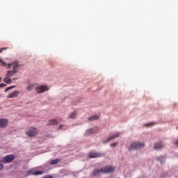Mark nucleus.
I'll list each match as a JSON object with an SVG mask.
<instances>
[{
    "label": "nucleus",
    "instance_id": "nucleus-5",
    "mask_svg": "<svg viewBox=\"0 0 178 178\" xmlns=\"http://www.w3.org/2000/svg\"><path fill=\"white\" fill-rule=\"evenodd\" d=\"M35 91L37 94H42L45 91H49V87L47 85L38 86L35 88Z\"/></svg>",
    "mask_w": 178,
    "mask_h": 178
},
{
    "label": "nucleus",
    "instance_id": "nucleus-3",
    "mask_svg": "<svg viewBox=\"0 0 178 178\" xmlns=\"http://www.w3.org/2000/svg\"><path fill=\"white\" fill-rule=\"evenodd\" d=\"M145 144L144 143L136 141L133 142L129 147V151H134V149H140V148H144Z\"/></svg>",
    "mask_w": 178,
    "mask_h": 178
},
{
    "label": "nucleus",
    "instance_id": "nucleus-22",
    "mask_svg": "<svg viewBox=\"0 0 178 178\" xmlns=\"http://www.w3.org/2000/svg\"><path fill=\"white\" fill-rule=\"evenodd\" d=\"M154 124H155V123L150 122V123L145 124V126H146V127H149V126H154Z\"/></svg>",
    "mask_w": 178,
    "mask_h": 178
},
{
    "label": "nucleus",
    "instance_id": "nucleus-2",
    "mask_svg": "<svg viewBox=\"0 0 178 178\" xmlns=\"http://www.w3.org/2000/svg\"><path fill=\"white\" fill-rule=\"evenodd\" d=\"M115 172V167L112 165L106 166L104 168L99 169H95L93 170L92 175L93 176H97V175H99V173H113Z\"/></svg>",
    "mask_w": 178,
    "mask_h": 178
},
{
    "label": "nucleus",
    "instance_id": "nucleus-11",
    "mask_svg": "<svg viewBox=\"0 0 178 178\" xmlns=\"http://www.w3.org/2000/svg\"><path fill=\"white\" fill-rule=\"evenodd\" d=\"M119 136H120V133H116V134L112 135L111 136H110L106 140L104 141V143H109V141H111V140H113V138H118V137H119Z\"/></svg>",
    "mask_w": 178,
    "mask_h": 178
},
{
    "label": "nucleus",
    "instance_id": "nucleus-9",
    "mask_svg": "<svg viewBox=\"0 0 178 178\" xmlns=\"http://www.w3.org/2000/svg\"><path fill=\"white\" fill-rule=\"evenodd\" d=\"M98 131V128L95 127L93 129H90L86 132V136H91V134H94Z\"/></svg>",
    "mask_w": 178,
    "mask_h": 178
},
{
    "label": "nucleus",
    "instance_id": "nucleus-31",
    "mask_svg": "<svg viewBox=\"0 0 178 178\" xmlns=\"http://www.w3.org/2000/svg\"><path fill=\"white\" fill-rule=\"evenodd\" d=\"M177 130H178V127H177Z\"/></svg>",
    "mask_w": 178,
    "mask_h": 178
},
{
    "label": "nucleus",
    "instance_id": "nucleus-12",
    "mask_svg": "<svg viewBox=\"0 0 178 178\" xmlns=\"http://www.w3.org/2000/svg\"><path fill=\"white\" fill-rule=\"evenodd\" d=\"M47 124L48 126H58V121L55 119L49 120Z\"/></svg>",
    "mask_w": 178,
    "mask_h": 178
},
{
    "label": "nucleus",
    "instance_id": "nucleus-30",
    "mask_svg": "<svg viewBox=\"0 0 178 178\" xmlns=\"http://www.w3.org/2000/svg\"><path fill=\"white\" fill-rule=\"evenodd\" d=\"M1 81H2V78L0 77V83H1Z\"/></svg>",
    "mask_w": 178,
    "mask_h": 178
},
{
    "label": "nucleus",
    "instance_id": "nucleus-26",
    "mask_svg": "<svg viewBox=\"0 0 178 178\" xmlns=\"http://www.w3.org/2000/svg\"><path fill=\"white\" fill-rule=\"evenodd\" d=\"M2 87H6V84H5V83H1V84H0V88H2Z\"/></svg>",
    "mask_w": 178,
    "mask_h": 178
},
{
    "label": "nucleus",
    "instance_id": "nucleus-15",
    "mask_svg": "<svg viewBox=\"0 0 178 178\" xmlns=\"http://www.w3.org/2000/svg\"><path fill=\"white\" fill-rule=\"evenodd\" d=\"M77 116V111H74L72 113L70 114L68 119H76Z\"/></svg>",
    "mask_w": 178,
    "mask_h": 178
},
{
    "label": "nucleus",
    "instance_id": "nucleus-17",
    "mask_svg": "<svg viewBox=\"0 0 178 178\" xmlns=\"http://www.w3.org/2000/svg\"><path fill=\"white\" fill-rule=\"evenodd\" d=\"M35 87V83H30L26 87V90H27V91H31V90H33V88H34Z\"/></svg>",
    "mask_w": 178,
    "mask_h": 178
},
{
    "label": "nucleus",
    "instance_id": "nucleus-10",
    "mask_svg": "<svg viewBox=\"0 0 178 178\" xmlns=\"http://www.w3.org/2000/svg\"><path fill=\"white\" fill-rule=\"evenodd\" d=\"M19 94H20V92L15 90L8 94V95L7 96V98H16V97H17Z\"/></svg>",
    "mask_w": 178,
    "mask_h": 178
},
{
    "label": "nucleus",
    "instance_id": "nucleus-20",
    "mask_svg": "<svg viewBox=\"0 0 178 178\" xmlns=\"http://www.w3.org/2000/svg\"><path fill=\"white\" fill-rule=\"evenodd\" d=\"M59 130H66V129H67V127H66V125L65 124H61L59 126Z\"/></svg>",
    "mask_w": 178,
    "mask_h": 178
},
{
    "label": "nucleus",
    "instance_id": "nucleus-28",
    "mask_svg": "<svg viewBox=\"0 0 178 178\" xmlns=\"http://www.w3.org/2000/svg\"><path fill=\"white\" fill-rule=\"evenodd\" d=\"M12 81H13V80H17V78H13V79H11Z\"/></svg>",
    "mask_w": 178,
    "mask_h": 178
},
{
    "label": "nucleus",
    "instance_id": "nucleus-19",
    "mask_svg": "<svg viewBox=\"0 0 178 178\" xmlns=\"http://www.w3.org/2000/svg\"><path fill=\"white\" fill-rule=\"evenodd\" d=\"M157 160L159 161L160 163H165V156H161L160 157H159L157 159Z\"/></svg>",
    "mask_w": 178,
    "mask_h": 178
},
{
    "label": "nucleus",
    "instance_id": "nucleus-8",
    "mask_svg": "<svg viewBox=\"0 0 178 178\" xmlns=\"http://www.w3.org/2000/svg\"><path fill=\"white\" fill-rule=\"evenodd\" d=\"M6 126H8V119H0V128L3 129V127H6Z\"/></svg>",
    "mask_w": 178,
    "mask_h": 178
},
{
    "label": "nucleus",
    "instance_id": "nucleus-1",
    "mask_svg": "<svg viewBox=\"0 0 178 178\" xmlns=\"http://www.w3.org/2000/svg\"><path fill=\"white\" fill-rule=\"evenodd\" d=\"M8 69L13 67V70H9L7 72L6 76L3 79L4 83H6V84H10L12 83V79L10 77H13L19 72V67L20 65H19V62L14 61L12 63L8 64Z\"/></svg>",
    "mask_w": 178,
    "mask_h": 178
},
{
    "label": "nucleus",
    "instance_id": "nucleus-25",
    "mask_svg": "<svg viewBox=\"0 0 178 178\" xmlns=\"http://www.w3.org/2000/svg\"><path fill=\"white\" fill-rule=\"evenodd\" d=\"M118 145V143H114L111 144V147H116Z\"/></svg>",
    "mask_w": 178,
    "mask_h": 178
},
{
    "label": "nucleus",
    "instance_id": "nucleus-16",
    "mask_svg": "<svg viewBox=\"0 0 178 178\" xmlns=\"http://www.w3.org/2000/svg\"><path fill=\"white\" fill-rule=\"evenodd\" d=\"M98 119H99V117L98 115H93L90 117L88 120L89 122H92V120H98Z\"/></svg>",
    "mask_w": 178,
    "mask_h": 178
},
{
    "label": "nucleus",
    "instance_id": "nucleus-24",
    "mask_svg": "<svg viewBox=\"0 0 178 178\" xmlns=\"http://www.w3.org/2000/svg\"><path fill=\"white\" fill-rule=\"evenodd\" d=\"M3 51H6V47H2L0 49V54H2V52H3Z\"/></svg>",
    "mask_w": 178,
    "mask_h": 178
},
{
    "label": "nucleus",
    "instance_id": "nucleus-4",
    "mask_svg": "<svg viewBox=\"0 0 178 178\" xmlns=\"http://www.w3.org/2000/svg\"><path fill=\"white\" fill-rule=\"evenodd\" d=\"M39 133L40 131L36 127H30L26 132V134L29 137H35V136H38Z\"/></svg>",
    "mask_w": 178,
    "mask_h": 178
},
{
    "label": "nucleus",
    "instance_id": "nucleus-14",
    "mask_svg": "<svg viewBox=\"0 0 178 178\" xmlns=\"http://www.w3.org/2000/svg\"><path fill=\"white\" fill-rule=\"evenodd\" d=\"M154 149H162L163 148V144L162 143H157L154 146Z\"/></svg>",
    "mask_w": 178,
    "mask_h": 178
},
{
    "label": "nucleus",
    "instance_id": "nucleus-7",
    "mask_svg": "<svg viewBox=\"0 0 178 178\" xmlns=\"http://www.w3.org/2000/svg\"><path fill=\"white\" fill-rule=\"evenodd\" d=\"M88 156L90 159H92V158H101V156H102V154L98 153V152H90L88 154Z\"/></svg>",
    "mask_w": 178,
    "mask_h": 178
},
{
    "label": "nucleus",
    "instance_id": "nucleus-6",
    "mask_svg": "<svg viewBox=\"0 0 178 178\" xmlns=\"http://www.w3.org/2000/svg\"><path fill=\"white\" fill-rule=\"evenodd\" d=\"M15 159V155L8 154L3 158V160L0 161L2 163H10Z\"/></svg>",
    "mask_w": 178,
    "mask_h": 178
},
{
    "label": "nucleus",
    "instance_id": "nucleus-21",
    "mask_svg": "<svg viewBox=\"0 0 178 178\" xmlns=\"http://www.w3.org/2000/svg\"><path fill=\"white\" fill-rule=\"evenodd\" d=\"M15 86H10L8 88H7L6 90H5V92H6L7 91H9V90H12V88H15Z\"/></svg>",
    "mask_w": 178,
    "mask_h": 178
},
{
    "label": "nucleus",
    "instance_id": "nucleus-29",
    "mask_svg": "<svg viewBox=\"0 0 178 178\" xmlns=\"http://www.w3.org/2000/svg\"><path fill=\"white\" fill-rule=\"evenodd\" d=\"M175 145H178V140L175 142Z\"/></svg>",
    "mask_w": 178,
    "mask_h": 178
},
{
    "label": "nucleus",
    "instance_id": "nucleus-27",
    "mask_svg": "<svg viewBox=\"0 0 178 178\" xmlns=\"http://www.w3.org/2000/svg\"><path fill=\"white\" fill-rule=\"evenodd\" d=\"M3 169V165L2 163H0V170H2Z\"/></svg>",
    "mask_w": 178,
    "mask_h": 178
},
{
    "label": "nucleus",
    "instance_id": "nucleus-23",
    "mask_svg": "<svg viewBox=\"0 0 178 178\" xmlns=\"http://www.w3.org/2000/svg\"><path fill=\"white\" fill-rule=\"evenodd\" d=\"M0 63H1V65L4 66V67H6V66H8V65H6V63L3 62L2 60L0 59Z\"/></svg>",
    "mask_w": 178,
    "mask_h": 178
},
{
    "label": "nucleus",
    "instance_id": "nucleus-18",
    "mask_svg": "<svg viewBox=\"0 0 178 178\" xmlns=\"http://www.w3.org/2000/svg\"><path fill=\"white\" fill-rule=\"evenodd\" d=\"M60 161H62V160H60L59 159H56L51 161L50 165H56V164L59 163V162H60Z\"/></svg>",
    "mask_w": 178,
    "mask_h": 178
},
{
    "label": "nucleus",
    "instance_id": "nucleus-13",
    "mask_svg": "<svg viewBox=\"0 0 178 178\" xmlns=\"http://www.w3.org/2000/svg\"><path fill=\"white\" fill-rule=\"evenodd\" d=\"M28 175H34L35 176H38L39 175H44V171H29Z\"/></svg>",
    "mask_w": 178,
    "mask_h": 178
}]
</instances>
